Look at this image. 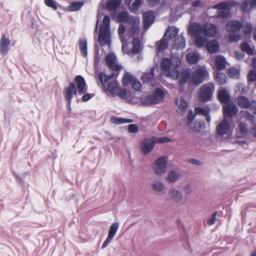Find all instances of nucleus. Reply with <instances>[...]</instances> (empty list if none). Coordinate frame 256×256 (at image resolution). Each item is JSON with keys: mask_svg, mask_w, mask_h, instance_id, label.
<instances>
[{"mask_svg": "<svg viewBox=\"0 0 256 256\" xmlns=\"http://www.w3.org/2000/svg\"><path fill=\"white\" fill-rule=\"evenodd\" d=\"M188 32L192 36L195 38V43L198 48L203 47L207 41V38L214 37L218 34V28L214 24L205 22L201 24L198 22L190 24Z\"/></svg>", "mask_w": 256, "mask_h": 256, "instance_id": "nucleus-1", "label": "nucleus"}, {"mask_svg": "<svg viewBox=\"0 0 256 256\" xmlns=\"http://www.w3.org/2000/svg\"><path fill=\"white\" fill-rule=\"evenodd\" d=\"M118 74V73L115 74L112 73L110 76H107L104 73L100 72L98 76V78L103 86L105 92L112 95L115 94L116 92H118L119 86L116 80H110L116 77Z\"/></svg>", "mask_w": 256, "mask_h": 256, "instance_id": "nucleus-2", "label": "nucleus"}, {"mask_svg": "<svg viewBox=\"0 0 256 256\" xmlns=\"http://www.w3.org/2000/svg\"><path fill=\"white\" fill-rule=\"evenodd\" d=\"M180 60H176L175 62L172 60L164 58L160 62V68L167 77L178 76V68L180 66Z\"/></svg>", "mask_w": 256, "mask_h": 256, "instance_id": "nucleus-3", "label": "nucleus"}, {"mask_svg": "<svg viewBox=\"0 0 256 256\" xmlns=\"http://www.w3.org/2000/svg\"><path fill=\"white\" fill-rule=\"evenodd\" d=\"M110 16L105 15L103 18L102 24L100 28L98 40L106 45H110Z\"/></svg>", "mask_w": 256, "mask_h": 256, "instance_id": "nucleus-4", "label": "nucleus"}, {"mask_svg": "<svg viewBox=\"0 0 256 256\" xmlns=\"http://www.w3.org/2000/svg\"><path fill=\"white\" fill-rule=\"evenodd\" d=\"M232 1H224L212 6L213 9H217V14L214 18L222 19L228 18L230 13V7L234 6Z\"/></svg>", "mask_w": 256, "mask_h": 256, "instance_id": "nucleus-5", "label": "nucleus"}, {"mask_svg": "<svg viewBox=\"0 0 256 256\" xmlns=\"http://www.w3.org/2000/svg\"><path fill=\"white\" fill-rule=\"evenodd\" d=\"M208 76V72L205 66H200L195 68L191 76L192 83L198 86L202 83Z\"/></svg>", "mask_w": 256, "mask_h": 256, "instance_id": "nucleus-6", "label": "nucleus"}, {"mask_svg": "<svg viewBox=\"0 0 256 256\" xmlns=\"http://www.w3.org/2000/svg\"><path fill=\"white\" fill-rule=\"evenodd\" d=\"M215 87L212 82L204 84L200 89L198 97L200 102H206L210 101L214 91Z\"/></svg>", "mask_w": 256, "mask_h": 256, "instance_id": "nucleus-7", "label": "nucleus"}, {"mask_svg": "<svg viewBox=\"0 0 256 256\" xmlns=\"http://www.w3.org/2000/svg\"><path fill=\"white\" fill-rule=\"evenodd\" d=\"M167 165V158L162 156L155 161L153 164L154 172L156 174H161L166 171Z\"/></svg>", "mask_w": 256, "mask_h": 256, "instance_id": "nucleus-8", "label": "nucleus"}, {"mask_svg": "<svg viewBox=\"0 0 256 256\" xmlns=\"http://www.w3.org/2000/svg\"><path fill=\"white\" fill-rule=\"evenodd\" d=\"M76 86V90L80 94L86 92L88 90L87 86L84 78L81 76H76L74 79Z\"/></svg>", "mask_w": 256, "mask_h": 256, "instance_id": "nucleus-9", "label": "nucleus"}, {"mask_svg": "<svg viewBox=\"0 0 256 256\" xmlns=\"http://www.w3.org/2000/svg\"><path fill=\"white\" fill-rule=\"evenodd\" d=\"M107 66L111 70L118 72L122 69V66L116 63V58L113 54H109L106 58Z\"/></svg>", "mask_w": 256, "mask_h": 256, "instance_id": "nucleus-10", "label": "nucleus"}, {"mask_svg": "<svg viewBox=\"0 0 256 256\" xmlns=\"http://www.w3.org/2000/svg\"><path fill=\"white\" fill-rule=\"evenodd\" d=\"M10 40L2 34L0 40V53L3 56L6 55L10 50Z\"/></svg>", "mask_w": 256, "mask_h": 256, "instance_id": "nucleus-11", "label": "nucleus"}, {"mask_svg": "<svg viewBox=\"0 0 256 256\" xmlns=\"http://www.w3.org/2000/svg\"><path fill=\"white\" fill-rule=\"evenodd\" d=\"M118 228V222H114L110 226L108 237L104 240L102 246V248H104L107 246L110 242L112 240Z\"/></svg>", "mask_w": 256, "mask_h": 256, "instance_id": "nucleus-12", "label": "nucleus"}, {"mask_svg": "<svg viewBox=\"0 0 256 256\" xmlns=\"http://www.w3.org/2000/svg\"><path fill=\"white\" fill-rule=\"evenodd\" d=\"M155 142L152 139L145 138L140 144V150L144 154L150 153L153 149Z\"/></svg>", "mask_w": 256, "mask_h": 256, "instance_id": "nucleus-13", "label": "nucleus"}, {"mask_svg": "<svg viewBox=\"0 0 256 256\" xmlns=\"http://www.w3.org/2000/svg\"><path fill=\"white\" fill-rule=\"evenodd\" d=\"M242 24L236 20L228 21L226 24V30L229 33H235L240 30Z\"/></svg>", "mask_w": 256, "mask_h": 256, "instance_id": "nucleus-14", "label": "nucleus"}, {"mask_svg": "<svg viewBox=\"0 0 256 256\" xmlns=\"http://www.w3.org/2000/svg\"><path fill=\"white\" fill-rule=\"evenodd\" d=\"M222 110L224 118H232L236 115L238 112L237 107L233 104H228L224 106Z\"/></svg>", "mask_w": 256, "mask_h": 256, "instance_id": "nucleus-15", "label": "nucleus"}, {"mask_svg": "<svg viewBox=\"0 0 256 256\" xmlns=\"http://www.w3.org/2000/svg\"><path fill=\"white\" fill-rule=\"evenodd\" d=\"M77 92L74 84L71 82L64 88V96L66 100H72L74 95H76Z\"/></svg>", "mask_w": 256, "mask_h": 256, "instance_id": "nucleus-16", "label": "nucleus"}, {"mask_svg": "<svg viewBox=\"0 0 256 256\" xmlns=\"http://www.w3.org/2000/svg\"><path fill=\"white\" fill-rule=\"evenodd\" d=\"M230 130V124L225 118L221 122L216 128V131L218 134L223 136L227 134Z\"/></svg>", "mask_w": 256, "mask_h": 256, "instance_id": "nucleus-17", "label": "nucleus"}, {"mask_svg": "<svg viewBox=\"0 0 256 256\" xmlns=\"http://www.w3.org/2000/svg\"><path fill=\"white\" fill-rule=\"evenodd\" d=\"M178 76H172L174 78L178 79V83L180 86H182L185 83L187 82V81L190 78V74L189 72L187 70H183L180 72L178 70Z\"/></svg>", "mask_w": 256, "mask_h": 256, "instance_id": "nucleus-18", "label": "nucleus"}, {"mask_svg": "<svg viewBox=\"0 0 256 256\" xmlns=\"http://www.w3.org/2000/svg\"><path fill=\"white\" fill-rule=\"evenodd\" d=\"M142 18L144 26L148 27L154 22V16L152 12L148 11L143 14Z\"/></svg>", "mask_w": 256, "mask_h": 256, "instance_id": "nucleus-19", "label": "nucleus"}, {"mask_svg": "<svg viewBox=\"0 0 256 256\" xmlns=\"http://www.w3.org/2000/svg\"><path fill=\"white\" fill-rule=\"evenodd\" d=\"M218 98L222 104H228L230 100V95L224 89L221 90L218 93Z\"/></svg>", "mask_w": 256, "mask_h": 256, "instance_id": "nucleus-20", "label": "nucleus"}, {"mask_svg": "<svg viewBox=\"0 0 256 256\" xmlns=\"http://www.w3.org/2000/svg\"><path fill=\"white\" fill-rule=\"evenodd\" d=\"M236 104L242 108L247 109L250 106L251 101L244 96H238L236 100Z\"/></svg>", "mask_w": 256, "mask_h": 256, "instance_id": "nucleus-21", "label": "nucleus"}, {"mask_svg": "<svg viewBox=\"0 0 256 256\" xmlns=\"http://www.w3.org/2000/svg\"><path fill=\"white\" fill-rule=\"evenodd\" d=\"M166 37V33L164 34L162 38L159 42H156V44L157 46V51L160 53L163 52L168 48V42Z\"/></svg>", "mask_w": 256, "mask_h": 256, "instance_id": "nucleus-22", "label": "nucleus"}, {"mask_svg": "<svg viewBox=\"0 0 256 256\" xmlns=\"http://www.w3.org/2000/svg\"><path fill=\"white\" fill-rule=\"evenodd\" d=\"M185 46L186 40L182 34L178 36L174 40V45L172 47L178 50H182L185 48Z\"/></svg>", "mask_w": 256, "mask_h": 256, "instance_id": "nucleus-23", "label": "nucleus"}, {"mask_svg": "<svg viewBox=\"0 0 256 256\" xmlns=\"http://www.w3.org/2000/svg\"><path fill=\"white\" fill-rule=\"evenodd\" d=\"M206 48L208 52L214 54L219 48V44L216 40H212L207 42Z\"/></svg>", "mask_w": 256, "mask_h": 256, "instance_id": "nucleus-24", "label": "nucleus"}, {"mask_svg": "<svg viewBox=\"0 0 256 256\" xmlns=\"http://www.w3.org/2000/svg\"><path fill=\"white\" fill-rule=\"evenodd\" d=\"M226 60L223 56L219 55L216 56L215 59V66L218 70H224L226 68Z\"/></svg>", "mask_w": 256, "mask_h": 256, "instance_id": "nucleus-25", "label": "nucleus"}, {"mask_svg": "<svg viewBox=\"0 0 256 256\" xmlns=\"http://www.w3.org/2000/svg\"><path fill=\"white\" fill-rule=\"evenodd\" d=\"M122 0H108L106 3V6L110 10H116L120 6Z\"/></svg>", "mask_w": 256, "mask_h": 256, "instance_id": "nucleus-26", "label": "nucleus"}, {"mask_svg": "<svg viewBox=\"0 0 256 256\" xmlns=\"http://www.w3.org/2000/svg\"><path fill=\"white\" fill-rule=\"evenodd\" d=\"M156 104L160 102L163 100L164 97V91L160 88H156L152 94Z\"/></svg>", "mask_w": 256, "mask_h": 256, "instance_id": "nucleus-27", "label": "nucleus"}, {"mask_svg": "<svg viewBox=\"0 0 256 256\" xmlns=\"http://www.w3.org/2000/svg\"><path fill=\"white\" fill-rule=\"evenodd\" d=\"M214 79L220 85H224L226 82V74L221 72H217L214 75Z\"/></svg>", "mask_w": 256, "mask_h": 256, "instance_id": "nucleus-28", "label": "nucleus"}, {"mask_svg": "<svg viewBox=\"0 0 256 256\" xmlns=\"http://www.w3.org/2000/svg\"><path fill=\"white\" fill-rule=\"evenodd\" d=\"M78 46L82 56L84 57H86L88 54L86 40L84 39H80L78 40Z\"/></svg>", "mask_w": 256, "mask_h": 256, "instance_id": "nucleus-29", "label": "nucleus"}, {"mask_svg": "<svg viewBox=\"0 0 256 256\" xmlns=\"http://www.w3.org/2000/svg\"><path fill=\"white\" fill-rule=\"evenodd\" d=\"M186 58L188 63L195 64L198 62L199 56L195 52H190L186 55Z\"/></svg>", "mask_w": 256, "mask_h": 256, "instance_id": "nucleus-30", "label": "nucleus"}, {"mask_svg": "<svg viewBox=\"0 0 256 256\" xmlns=\"http://www.w3.org/2000/svg\"><path fill=\"white\" fill-rule=\"evenodd\" d=\"M133 47L131 50L132 55L138 54L140 52V44L139 39L138 38H134L132 41Z\"/></svg>", "mask_w": 256, "mask_h": 256, "instance_id": "nucleus-31", "label": "nucleus"}, {"mask_svg": "<svg viewBox=\"0 0 256 256\" xmlns=\"http://www.w3.org/2000/svg\"><path fill=\"white\" fill-rule=\"evenodd\" d=\"M239 132L243 138H246L248 134V130L246 124L240 122L238 124Z\"/></svg>", "mask_w": 256, "mask_h": 256, "instance_id": "nucleus-32", "label": "nucleus"}, {"mask_svg": "<svg viewBox=\"0 0 256 256\" xmlns=\"http://www.w3.org/2000/svg\"><path fill=\"white\" fill-rule=\"evenodd\" d=\"M152 94L142 98L141 102L144 105L150 106L152 104H156Z\"/></svg>", "mask_w": 256, "mask_h": 256, "instance_id": "nucleus-33", "label": "nucleus"}, {"mask_svg": "<svg viewBox=\"0 0 256 256\" xmlns=\"http://www.w3.org/2000/svg\"><path fill=\"white\" fill-rule=\"evenodd\" d=\"M179 32V30L176 27L172 26L170 28H168L166 32H165L166 34L167 33H169L168 38L170 39L176 38L178 36V33Z\"/></svg>", "mask_w": 256, "mask_h": 256, "instance_id": "nucleus-34", "label": "nucleus"}, {"mask_svg": "<svg viewBox=\"0 0 256 256\" xmlns=\"http://www.w3.org/2000/svg\"><path fill=\"white\" fill-rule=\"evenodd\" d=\"M111 120L112 123L116 124L130 123L132 122V119H126L124 118H118L116 116L112 117Z\"/></svg>", "mask_w": 256, "mask_h": 256, "instance_id": "nucleus-35", "label": "nucleus"}, {"mask_svg": "<svg viewBox=\"0 0 256 256\" xmlns=\"http://www.w3.org/2000/svg\"><path fill=\"white\" fill-rule=\"evenodd\" d=\"M134 76L130 74L126 73L122 79V84L124 86H127L131 84L132 81L134 78Z\"/></svg>", "mask_w": 256, "mask_h": 256, "instance_id": "nucleus-36", "label": "nucleus"}, {"mask_svg": "<svg viewBox=\"0 0 256 256\" xmlns=\"http://www.w3.org/2000/svg\"><path fill=\"white\" fill-rule=\"evenodd\" d=\"M170 193L171 198L176 202H179L182 197L180 192L174 189L170 190Z\"/></svg>", "mask_w": 256, "mask_h": 256, "instance_id": "nucleus-37", "label": "nucleus"}, {"mask_svg": "<svg viewBox=\"0 0 256 256\" xmlns=\"http://www.w3.org/2000/svg\"><path fill=\"white\" fill-rule=\"evenodd\" d=\"M241 50L248 55L253 54V50L246 42H243L240 44Z\"/></svg>", "mask_w": 256, "mask_h": 256, "instance_id": "nucleus-38", "label": "nucleus"}, {"mask_svg": "<svg viewBox=\"0 0 256 256\" xmlns=\"http://www.w3.org/2000/svg\"><path fill=\"white\" fill-rule=\"evenodd\" d=\"M228 74L230 78H238L240 77V71L234 68H230Z\"/></svg>", "mask_w": 256, "mask_h": 256, "instance_id": "nucleus-39", "label": "nucleus"}, {"mask_svg": "<svg viewBox=\"0 0 256 256\" xmlns=\"http://www.w3.org/2000/svg\"><path fill=\"white\" fill-rule=\"evenodd\" d=\"M117 18L119 22H126L128 20V14L126 12H122L117 16Z\"/></svg>", "mask_w": 256, "mask_h": 256, "instance_id": "nucleus-40", "label": "nucleus"}, {"mask_svg": "<svg viewBox=\"0 0 256 256\" xmlns=\"http://www.w3.org/2000/svg\"><path fill=\"white\" fill-rule=\"evenodd\" d=\"M84 4V2H72L68 8L70 11H76L80 9V8Z\"/></svg>", "mask_w": 256, "mask_h": 256, "instance_id": "nucleus-41", "label": "nucleus"}, {"mask_svg": "<svg viewBox=\"0 0 256 256\" xmlns=\"http://www.w3.org/2000/svg\"><path fill=\"white\" fill-rule=\"evenodd\" d=\"M142 1L141 0H135V1L130 6V10L133 12H136L141 6Z\"/></svg>", "mask_w": 256, "mask_h": 256, "instance_id": "nucleus-42", "label": "nucleus"}, {"mask_svg": "<svg viewBox=\"0 0 256 256\" xmlns=\"http://www.w3.org/2000/svg\"><path fill=\"white\" fill-rule=\"evenodd\" d=\"M242 32L244 34H250L252 31V26L250 24L247 23L243 27L242 26Z\"/></svg>", "mask_w": 256, "mask_h": 256, "instance_id": "nucleus-43", "label": "nucleus"}, {"mask_svg": "<svg viewBox=\"0 0 256 256\" xmlns=\"http://www.w3.org/2000/svg\"><path fill=\"white\" fill-rule=\"evenodd\" d=\"M126 31V28L124 25L120 24L118 28V34L120 36V38L122 42H124L126 41L124 34Z\"/></svg>", "mask_w": 256, "mask_h": 256, "instance_id": "nucleus-44", "label": "nucleus"}, {"mask_svg": "<svg viewBox=\"0 0 256 256\" xmlns=\"http://www.w3.org/2000/svg\"><path fill=\"white\" fill-rule=\"evenodd\" d=\"M190 128L195 132H198L200 130L202 125L200 122H195L190 124H188Z\"/></svg>", "mask_w": 256, "mask_h": 256, "instance_id": "nucleus-45", "label": "nucleus"}, {"mask_svg": "<svg viewBox=\"0 0 256 256\" xmlns=\"http://www.w3.org/2000/svg\"><path fill=\"white\" fill-rule=\"evenodd\" d=\"M248 80L250 82L256 81V70H252L248 74Z\"/></svg>", "mask_w": 256, "mask_h": 256, "instance_id": "nucleus-46", "label": "nucleus"}, {"mask_svg": "<svg viewBox=\"0 0 256 256\" xmlns=\"http://www.w3.org/2000/svg\"><path fill=\"white\" fill-rule=\"evenodd\" d=\"M130 84L132 88L136 90H139L141 88V84L136 77L133 80Z\"/></svg>", "mask_w": 256, "mask_h": 256, "instance_id": "nucleus-47", "label": "nucleus"}, {"mask_svg": "<svg viewBox=\"0 0 256 256\" xmlns=\"http://www.w3.org/2000/svg\"><path fill=\"white\" fill-rule=\"evenodd\" d=\"M44 3L46 6L54 10H56L58 8L57 4L54 0H44Z\"/></svg>", "mask_w": 256, "mask_h": 256, "instance_id": "nucleus-48", "label": "nucleus"}, {"mask_svg": "<svg viewBox=\"0 0 256 256\" xmlns=\"http://www.w3.org/2000/svg\"><path fill=\"white\" fill-rule=\"evenodd\" d=\"M194 112L196 115L202 114L204 116L207 114V113H209V111L200 107H196L194 109Z\"/></svg>", "mask_w": 256, "mask_h": 256, "instance_id": "nucleus-49", "label": "nucleus"}, {"mask_svg": "<svg viewBox=\"0 0 256 256\" xmlns=\"http://www.w3.org/2000/svg\"><path fill=\"white\" fill-rule=\"evenodd\" d=\"M152 188L154 190L160 192L164 188V186L159 182H156L152 184Z\"/></svg>", "mask_w": 256, "mask_h": 256, "instance_id": "nucleus-50", "label": "nucleus"}, {"mask_svg": "<svg viewBox=\"0 0 256 256\" xmlns=\"http://www.w3.org/2000/svg\"><path fill=\"white\" fill-rule=\"evenodd\" d=\"M196 116V114H194L192 110H190L188 112L186 117L188 125L192 122V121L194 120Z\"/></svg>", "mask_w": 256, "mask_h": 256, "instance_id": "nucleus-51", "label": "nucleus"}, {"mask_svg": "<svg viewBox=\"0 0 256 256\" xmlns=\"http://www.w3.org/2000/svg\"><path fill=\"white\" fill-rule=\"evenodd\" d=\"M241 10L243 13L247 12L249 11L250 7H249V3L248 0H246L241 6Z\"/></svg>", "mask_w": 256, "mask_h": 256, "instance_id": "nucleus-52", "label": "nucleus"}, {"mask_svg": "<svg viewBox=\"0 0 256 256\" xmlns=\"http://www.w3.org/2000/svg\"><path fill=\"white\" fill-rule=\"evenodd\" d=\"M178 178V174L176 172H172L168 174V176L167 178V180L170 182H174Z\"/></svg>", "mask_w": 256, "mask_h": 256, "instance_id": "nucleus-53", "label": "nucleus"}, {"mask_svg": "<svg viewBox=\"0 0 256 256\" xmlns=\"http://www.w3.org/2000/svg\"><path fill=\"white\" fill-rule=\"evenodd\" d=\"M122 43L123 44L122 45V50L124 54H128V55H132L131 50L128 49V44L125 42Z\"/></svg>", "mask_w": 256, "mask_h": 256, "instance_id": "nucleus-54", "label": "nucleus"}, {"mask_svg": "<svg viewBox=\"0 0 256 256\" xmlns=\"http://www.w3.org/2000/svg\"><path fill=\"white\" fill-rule=\"evenodd\" d=\"M118 96L120 98L126 99V98L127 91L124 89H120L118 88V92L115 94Z\"/></svg>", "mask_w": 256, "mask_h": 256, "instance_id": "nucleus-55", "label": "nucleus"}, {"mask_svg": "<svg viewBox=\"0 0 256 256\" xmlns=\"http://www.w3.org/2000/svg\"><path fill=\"white\" fill-rule=\"evenodd\" d=\"M188 106V104L186 102L182 99L180 100V103L178 106V108L182 111L185 110Z\"/></svg>", "mask_w": 256, "mask_h": 256, "instance_id": "nucleus-56", "label": "nucleus"}, {"mask_svg": "<svg viewBox=\"0 0 256 256\" xmlns=\"http://www.w3.org/2000/svg\"><path fill=\"white\" fill-rule=\"evenodd\" d=\"M242 38V36L239 34H235L230 35L229 36L230 40V42H238Z\"/></svg>", "mask_w": 256, "mask_h": 256, "instance_id": "nucleus-57", "label": "nucleus"}, {"mask_svg": "<svg viewBox=\"0 0 256 256\" xmlns=\"http://www.w3.org/2000/svg\"><path fill=\"white\" fill-rule=\"evenodd\" d=\"M138 24H136V22H134L133 25L131 26V28H130V32H131L132 35H134L136 33L138 32L139 28H138Z\"/></svg>", "mask_w": 256, "mask_h": 256, "instance_id": "nucleus-58", "label": "nucleus"}, {"mask_svg": "<svg viewBox=\"0 0 256 256\" xmlns=\"http://www.w3.org/2000/svg\"><path fill=\"white\" fill-rule=\"evenodd\" d=\"M248 108L254 114H256V100H251V102Z\"/></svg>", "mask_w": 256, "mask_h": 256, "instance_id": "nucleus-59", "label": "nucleus"}, {"mask_svg": "<svg viewBox=\"0 0 256 256\" xmlns=\"http://www.w3.org/2000/svg\"><path fill=\"white\" fill-rule=\"evenodd\" d=\"M128 130L131 133H136L138 131V127L134 124H131L128 126Z\"/></svg>", "mask_w": 256, "mask_h": 256, "instance_id": "nucleus-60", "label": "nucleus"}, {"mask_svg": "<svg viewBox=\"0 0 256 256\" xmlns=\"http://www.w3.org/2000/svg\"><path fill=\"white\" fill-rule=\"evenodd\" d=\"M171 141V140L166 137H162L158 138L156 140L157 143L163 144L166 143Z\"/></svg>", "mask_w": 256, "mask_h": 256, "instance_id": "nucleus-61", "label": "nucleus"}, {"mask_svg": "<svg viewBox=\"0 0 256 256\" xmlns=\"http://www.w3.org/2000/svg\"><path fill=\"white\" fill-rule=\"evenodd\" d=\"M217 214V212H215L212 215V218L208 220V224L211 226L214 224L216 220V216Z\"/></svg>", "mask_w": 256, "mask_h": 256, "instance_id": "nucleus-62", "label": "nucleus"}, {"mask_svg": "<svg viewBox=\"0 0 256 256\" xmlns=\"http://www.w3.org/2000/svg\"><path fill=\"white\" fill-rule=\"evenodd\" d=\"M160 0H147V3L151 7L156 6L159 2Z\"/></svg>", "mask_w": 256, "mask_h": 256, "instance_id": "nucleus-63", "label": "nucleus"}, {"mask_svg": "<svg viewBox=\"0 0 256 256\" xmlns=\"http://www.w3.org/2000/svg\"><path fill=\"white\" fill-rule=\"evenodd\" d=\"M82 98V102H86L91 98L92 96L90 94L85 92Z\"/></svg>", "mask_w": 256, "mask_h": 256, "instance_id": "nucleus-64", "label": "nucleus"}]
</instances>
